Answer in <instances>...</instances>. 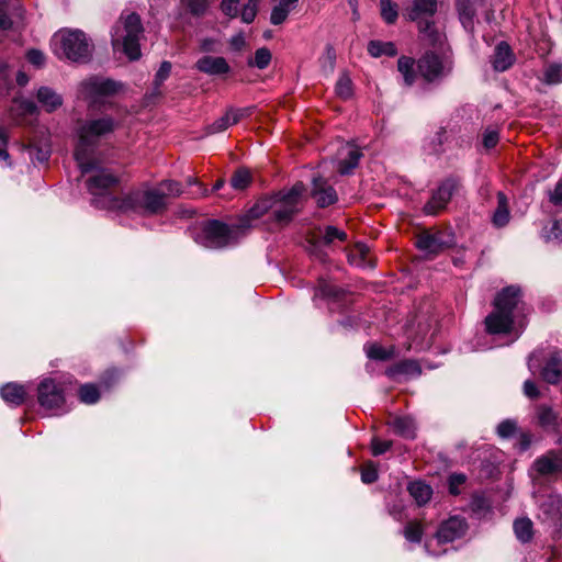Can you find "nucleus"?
<instances>
[{"label":"nucleus","instance_id":"338daca9","mask_svg":"<svg viewBox=\"0 0 562 562\" xmlns=\"http://www.w3.org/2000/svg\"><path fill=\"white\" fill-rule=\"evenodd\" d=\"M532 443V434L530 431H519L517 449L520 453L526 452Z\"/></svg>","mask_w":562,"mask_h":562},{"label":"nucleus","instance_id":"052dcab7","mask_svg":"<svg viewBox=\"0 0 562 562\" xmlns=\"http://www.w3.org/2000/svg\"><path fill=\"white\" fill-rule=\"evenodd\" d=\"M289 13L290 9L283 8L279 4L274 5L270 14V23L273 25L282 24L286 20Z\"/></svg>","mask_w":562,"mask_h":562},{"label":"nucleus","instance_id":"e433bc0d","mask_svg":"<svg viewBox=\"0 0 562 562\" xmlns=\"http://www.w3.org/2000/svg\"><path fill=\"white\" fill-rule=\"evenodd\" d=\"M362 153L359 148L350 149L347 157L340 159L338 162V173L341 176H349L358 167Z\"/></svg>","mask_w":562,"mask_h":562},{"label":"nucleus","instance_id":"f8f14e48","mask_svg":"<svg viewBox=\"0 0 562 562\" xmlns=\"http://www.w3.org/2000/svg\"><path fill=\"white\" fill-rule=\"evenodd\" d=\"M468 528L469 525L465 518L451 516L439 525L435 537L439 543L453 542L454 540L462 538L467 533Z\"/></svg>","mask_w":562,"mask_h":562},{"label":"nucleus","instance_id":"4be33fe9","mask_svg":"<svg viewBox=\"0 0 562 562\" xmlns=\"http://www.w3.org/2000/svg\"><path fill=\"white\" fill-rule=\"evenodd\" d=\"M476 2L477 0H456V10L460 23L463 29L470 33H474V20L476 16Z\"/></svg>","mask_w":562,"mask_h":562},{"label":"nucleus","instance_id":"39448f33","mask_svg":"<svg viewBox=\"0 0 562 562\" xmlns=\"http://www.w3.org/2000/svg\"><path fill=\"white\" fill-rule=\"evenodd\" d=\"M463 190V178L458 173H450L438 181L435 189L430 191L429 200L424 204L422 211L425 215L438 216L447 210L451 200Z\"/></svg>","mask_w":562,"mask_h":562},{"label":"nucleus","instance_id":"7ed1b4c3","mask_svg":"<svg viewBox=\"0 0 562 562\" xmlns=\"http://www.w3.org/2000/svg\"><path fill=\"white\" fill-rule=\"evenodd\" d=\"M167 198L168 194L158 189H133L123 196H105L100 202L109 211L154 216L167 211Z\"/></svg>","mask_w":562,"mask_h":562},{"label":"nucleus","instance_id":"f704fd0d","mask_svg":"<svg viewBox=\"0 0 562 562\" xmlns=\"http://www.w3.org/2000/svg\"><path fill=\"white\" fill-rule=\"evenodd\" d=\"M101 389L94 383L81 384L77 391L78 398L86 405L97 404L101 398Z\"/></svg>","mask_w":562,"mask_h":562},{"label":"nucleus","instance_id":"6e6552de","mask_svg":"<svg viewBox=\"0 0 562 562\" xmlns=\"http://www.w3.org/2000/svg\"><path fill=\"white\" fill-rule=\"evenodd\" d=\"M452 70L453 61L445 59L435 50H426L417 59V72L426 83L440 82Z\"/></svg>","mask_w":562,"mask_h":562},{"label":"nucleus","instance_id":"a878e982","mask_svg":"<svg viewBox=\"0 0 562 562\" xmlns=\"http://www.w3.org/2000/svg\"><path fill=\"white\" fill-rule=\"evenodd\" d=\"M537 425L546 431H558L559 420L558 414L552 409L551 406L540 405L537 407Z\"/></svg>","mask_w":562,"mask_h":562},{"label":"nucleus","instance_id":"c85d7f7f","mask_svg":"<svg viewBox=\"0 0 562 562\" xmlns=\"http://www.w3.org/2000/svg\"><path fill=\"white\" fill-rule=\"evenodd\" d=\"M36 98L42 108L47 112H54L63 104V98L49 87H41L36 92Z\"/></svg>","mask_w":562,"mask_h":562},{"label":"nucleus","instance_id":"412c9836","mask_svg":"<svg viewBox=\"0 0 562 562\" xmlns=\"http://www.w3.org/2000/svg\"><path fill=\"white\" fill-rule=\"evenodd\" d=\"M515 60L516 57L510 45L505 41L499 42L495 47L492 60L494 70L504 72L514 65Z\"/></svg>","mask_w":562,"mask_h":562},{"label":"nucleus","instance_id":"bb28decb","mask_svg":"<svg viewBox=\"0 0 562 562\" xmlns=\"http://www.w3.org/2000/svg\"><path fill=\"white\" fill-rule=\"evenodd\" d=\"M316 231L319 243H323L328 248L334 247L336 241L346 243L348 239V234L334 225H327L324 229L318 227Z\"/></svg>","mask_w":562,"mask_h":562},{"label":"nucleus","instance_id":"3c124183","mask_svg":"<svg viewBox=\"0 0 562 562\" xmlns=\"http://www.w3.org/2000/svg\"><path fill=\"white\" fill-rule=\"evenodd\" d=\"M182 5L193 16H202L209 8L207 0H181Z\"/></svg>","mask_w":562,"mask_h":562},{"label":"nucleus","instance_id":"4468645a","mask_svg":"<svg viewBox=\"0 0 562 562\" xmlns=\"http://www.w3.org/2000/svg\"><path fill=\"white\" fill-rule=\"evenodd\" d=\"M415 245L422 251L438 255L445 249L450 248L453 245V239H446L445 235L440 232L435 234L423 232L417 236Z\"/></svg>","mask_w":562,"mask_h":562},{"label":"nucleus","instance_id":"c9c22d12","mask_svg":"<svg viewBox=\"0 0 562 562\" xmlns=\"http://www.w3.org/2000/svg\"><path fill=\"white\" fill-rule=\"evenodd\" d=\"M514 532L521 543H528L533 538V524L530 518H518L514 521Z\"/></svg>","mask_w":562,"mask_h":562},{"label":"nucleus","instance_id":"e2e57ef3","mask_svg":"<svg viewBox=\"0 0 562 562\" xmlns=\"http://www.w3.org/2000/svg\"><path fill=\"white\" fill-rule=\"evenodd\" d=\"M499 142V133L496 130H485L483 133L482 143L486 149H493Z\"/></svg>","mask_w":562,"mask_h":562},{"label":"nucleus","instance_id":"1a4fd4ad","mask_svg":"<svg viewBox=\"0 0 562 562\" xmlns=\"http://www.w3.org/2000/svg\"><path fill=\"white\" fill-rule=\"evenodd\" d=\"M91 176H89L86 180V186L89 192L94 196L92 200V204L98 209L106 210L104 206H101V199L105 196H114L109 193V190L113 187L120 184V178L108 169L101 166V160L99 159V165L95 169L89 171ZM88 175V172H87ZM86 176V173L83 175Z\"/></svg>","mask_w":562,"mask_h":562},{"label":"nucleus","instance_id":"58836bf2","mask_svg":"<svg viewBox=\"0 0 562 562\" xmlns=\"http://www.w3.org/2000/svg\"><path fill=\"white\" fill-rule=\"evenodd\" d=\"M251 182H252L251 173H250L249 169H247L245 167L237 168L233 172V175L229 179V183H231L232 188L235 190H239V191L247 189Z\"/></svg>","mask_w":562,"mask_h":562},{"label":"nucleus","instance_id":"9d476101","mask_svg":"<svg viewBox=\"0 0 562 562\" xmlns=\"http://www.w3.org/2000/svg\"><path fill=\"white\" fill-rule=\"evenodd\" d=\"M37 400L42 407L52 411L65 403L64 390L52 379H44L37 389Z\"/></svg>","mask_w":562,"mask_h":562},{"label":"nucleus","instance_id":"79ce46f5","mask_svg":"<svg viewBox=\"0 0 562 562\" xmlns=\"http://www.w3.org/2000/svg\"><path fill=\"white\" fill-rule=\"evenodd\" d=\"M272 59V54L268 47H260L255 52L254 58H248V67H257L260 70L266 69Z\"/></svg>","mask_w":562,"mask_h":562},{"label":"nucleus","instance_id":"ddd939ff","mask_svg":"<svg viewBox=\"0 0 562 562\" xmlns=\"http://www.w3.org/2000/svg\"><path fill=\"white\" fill-rule=\"evenodd\" d=\"M94 45L80 29H72V63L88 64L92 59Z\"/></svg>","mask_w":562,"mask_h":562},{"label":"nucleus","instance_id":"0eeeda50","mask_svg":"<svg viewBox=\"0 0 562 562\" xmlns=\"http://www.w3.org/2000/svg\"><path fill=\"white\" fill-rule=\"evenodd\" d=\"M317 297L327 301V310L329 315H345L350 312L353 305V293L328 282L324 278L317 280L313 301Z\"/></svg>","mask_w":562,"mask_h":562},{"label":"nucleus","instance_id":"20e7f679","mask_svg":"<svg viewBox=\"0 0 562 562\" xmlns=\"http://www.w3.org/2000/svg\"><path fill=\"white\" fill-rule=\"evenodd\" d=\"M122 90L121 81L98 75H92L80 83V91L88 103V110L95 114H101L105 108H113L115 104L105 101L104 98L116 95Z\"/></svg>","mask_w":562,"mask_h":562},{"label":"nucleus","instance_id":"bf43d9fd","mask_svg":"<svg viewBox=\"0 0 562 562\" xmlns=\"http://www.w3.org/2000/svg\"><path fill=\"white\" fill-rule=\"evenodd\" d=\"M379 479L378 469L370 462L361 469V481L364 484H372Z\"/></svg>","mask_w":562,"mask_h":562},{"label":"nucleus","instance_id":"de8ad7c7","mask_svg":"<svg viewBox=\"0 0 562 562\" xmlns=\"http://www.w3.org/2000/svg\"><path fill=\"white\" fill-rule=\"evenodd\" d=\"M125 35L139 36L144 31L139 14L136 12L130 13L124 21Z\"/></svg>","mask_w":562,"mask_h":562},{"label":"nucleus","instance_id":"69168bd1","mask_svg":"<svg viewBox=\"0 0 562 562\" xmlns=\"http://www.w3.org/2000/svg\"><path fill=\"white\" fill-rule=\"evenodd\" d=\"M19 111L23 115L36 116L40 112L38 106L31 100H20L18 101Z\"/></svg>","mask_w":562,"mask_h":562},{"label":"nucleus","instance_id":"5701e85b","mask_svg":"<svg viewBox=\"0 0 562 562\" xmlns=\"http://www.w3.org/2000/svg\"><path fill=\"white\" fill-rule=\"evenodd\" d=\"M423 370L417 360L414 359H404L393 363L390 368L386 369L385 374L390 379H397L398 376H419Z\"/></svg>","mask_w":562,"mask_h":562},{"label":"nucleus","instance_id":"c756f323","mask_svg":"<svg viewBox=\"0 0 562 562\" xmlns=\"http://www.w3.org/2000/svg\"><path fill=\"white\" fill-rule=\"evenodd\" d=\"M397 70L402 74L404 83L412 87L417 78V60L409 56H401L397 59Z\"/></svg>","mask_w":562,"mask_h":562},{"label":"nucleus","instance_id":"dca6fc26","mask_svg":"<svg viewBox=\"0 0 562 562\" xmlns=\"http://www.w3.org/2000/svg\"><path fill=\"white\" fill-rule=\"evenodd\" d=\"M521 296L522 292L519 286L507 285L496 293L493 306L498 311L514 315V311L518 307Z\"/></svg>","mask_w":562,"mask_h":562},{"label":"nucleus","instance_id":"b1692460","mask_svg":"<svg viewBox=\"0 0 562 562\" xmlns=\"http://www.w3.org/2000/svg\"><path fill=\"white\" fill-rule=\"evenodd\" d=\"M50 48L57 58L70 59V30L61 29L57 31L50 40Z\"/></svg>","mask_w":562,"mask_h":562},{"label":"nucleus","instance_id":"f03ea898","mask_svg":"<svg viewBox=\"0 0 562 562\" xmlns=\"http://www.w3.org/2000/svg\"><path fill=\"white\" fill-rule=\"evenodd\" d=\"M119 127V122L109 114L87 119L78 127V143L72 153V159L78 164L81 175H85L99 165L98 150L101 139Z\"/></svg>","mask_w":562,"mask_h":562},{"label":"nucleus","instance_id":"393cba45","mask_svg":"<svg viewBox=\"0 0 562 562\" xmlns=\"http://www.w3.org/2000/svg\"><path fill=\"white\" fill-rule=\"evenodd\" d=\"M2 400L10 406H20L26 398V390L24 385L10 382L0 389Z\"/></svg>","mask_w":562,"mask_h":562},{"label":"nucleus","instance_id":"09e8293b","mask_svg":"<svg viewBox=\"0 0 562 562\" xmlns=\"http://www.w3.org/2000/svg\"><path fill=\"white\" fill-rule=\"evenodd\" d=\"M543 82L550 86L562 83V64H550L544 70Z\"/></svg>","mask_w":562,"mask_h":562},{"label":"nucleus","instance_id":"6ab92c4d","mask_svg":"<svg viewBox=\"0 0 562 562\" xmlns=\"http://www.w3.org/2000/svg\"><path fill=\"white\" fill-rule=\"evenodd\" d=\"M541 379L549 384H558L562 380V351L550 352L540 370Z\"/></svg>","mask_w":562,"mask_h":562},{"label":"nucleus","instance_id":"4d7b16f0","mask_svg":"<svg viewBox=\"0 0 562 562\" xmlns=\"http://www.w3.org/2000/svg\"><path fill=\"white\" fill-rule=\"evenodd\" d=\"M393 442L391 440H381L378 437H373L371 440V452L372 456L379 457L389 451L392 448Z\"/></svg>","mask_w":562,"mask_h":562},{"label":"nucleus","instance_id":"49530a36","mask_svg":"<svg viewBox=\"0 0 562 562\" xmlns=\"http://www.w3.org/2000/svg\"><path fill=\"white\" fill-rule=\"evenodd\" d=\"M171 68H172V65L168 60H164L160 64V67L157 70V72L155 74V78H154V90H155L153 93L154 95H161L159 88L165 82V80H167L168 77L170 76Z\"/></svg>","mask_w":562,"mask_h":562},{"label":"nucleus","instance_id":"603ef678","mask_svg":"<svg viewBox=\"0 0 562 562\" xmlns=\"http://www.w3.org/2000/svg\"><path fill=\"white\" fill-rule=\"evenodd\" d=\"M368 358L372 360L386 361L393 356V352L386 350L384 347L378 344H372L367 350Z\"/></svg>","mask_w":562,"mask_h":562},{"label":"nucleus","instance_id":"aec40b11","mask_svg":"<svg viewBox=\"0 0 562 562\" xmlns=\"http://www.w3.org/2000/svg\"><path fill=\"white\" fill-rule=\"evenodd\" d=\"M437 10V0H413L412 5L406 9L404 16L408 21H419L420 19L432 18Z\"/></svg>","mask_w":562,"mask_h":562},{"label":"nucleus","instance_id":"4c0bfd02","mask_svg":"<svg viewBox=\"0 0 562 562\" xmlns=\"http://www.w3.org/2000/svg\"><path fill=\"white\" fill-rule=\"evenodd\" d=\"M307 252L311 257L315 258L316 260L321 262L328 261V254L325 250V245L323 243H319V239L317 237L316 232L311 233L307 238Z\"/></svg>","mask_w":562,"mask_h":562},{"label":"nucleus","instance_id":"680f3d73","mask_svg":"<svg viewBox=\"0 0 562 562\" xmlns=\"http://www.w3.org/2000/svg\"><path fill=\"white\" fill-rule=\"evenodd\" d=\"M257 12H258V9H257L256 2H252L250 0L247 4L244 5L241 13H240V19L244 23L250 24L256 19Z\"/></svg>","mask_w":562,"mask_h":562},{"label":"nucleus","instance_id":"37998d69","mask_svg":"<svg viewBox=\"0 0 562 562\" xmlns=\"http://www.w3.org/2000/svg\"><path fill=\"white\" fill-rule=\"evenodd\" d=\"M123 52L131 60H137L140 57L139 36L124 35Z\"/></svg>","mask_w":562,"mask_h":562},{"label":"nucleus","instance_id":"a18cd8bd","mask_svg":"<svg viewBox=\"0 0 562 562\" xmlns=\"http://www.w3.org/2000/svg\"><path fill=\"white\" fill-rule=\"evenodd\" d=\"M321 68L325 74H331L336 65V50L333 45L327 44L324 54L319 57Z\"/></svg>","mask_w":562,"mask_h":562},{"label":"nucleus","instance_id":"473e14b6","mask_svg":"<svg viewBox=\"0 0 562 562\" xmlns=\"http://www.w3.org/2000/svg\"><path fill=\"white\" fill-rule=\"evenodd\" d=\"M367 50L370 56L379 58L381 56L394 57L397 55V48L393 42H382L372 40L368 43Z\"/></svg>","mask_w":562,"mask_h":562},{"label":"nucleus","instance_id":"cd10ccee","mask_svg":"<svg viewBox=\"0 0 562 562\" xmlns=\"http://www.w3.org/2000/svg\"><path fill=\"white\" fill-rule=\"evenodd\" d=\"M390 426L396 436L408 440L416 438V425L411 416H397L390 423Z\"/></svg>","mask_w":562,"mask_h":562},{"label":"nucleus","instance_id":"423d86ee","mask_svg":"<svg viewBox=\"0 0 562 562\" xmlns=\"http://www.w3.org/2000/svg\"><path fill=\"white\" fill-rule=\"evenodd\" d=\"M238 231L236 226H231L221 220H207L202 224L201 232L194 240L204 248L220 250L236 243Z\"/></svg>","mask_w":562,"mask_h":562},{"label":"nucleus","instance_id":"0e129e2a","mask_svg":"<svg viewBox=\"0 0 562 562\" xmlns=\"http://www.w3.org/2000/svg\"><path fill=\"white\" fill-rule=\"evenodd\" d=\"M240 0H222L221 10L222 12L229 16L231 19H235L238 16L237 4Z\"/></svg>","mask_w":562,"mask_h":562},{"label":"nucleus","instance_id":"6e6d98bb","mask_svg":"<svg viewBox=\"0 0 562 562\" xmlns=\"http://www.w3.org/2000/svg\"><path fill=\"white\" fill-rule=\"evenodd\" d=\"M255 106H246V108H229L227 112H229V119L232 125L239 123L243 119L249 117L254 113Z\"/></svg>","mask_w":562,"mask_h":562},{"label":"nucleus","instance_id":"c03bdc74","mask_svg":"<svg viewBox=\"0 0 562 562\" xmlns=\"http://www.w3.org/2000/svg\"><path fill=\"white\" fill-rule=\"evenodd\" d=\"M404 537L412 543H420L424 535V527L418 520H409L404 527Z\"/></svg>","mask_w":562,"mask_h":562},{"label":"nucleus","instance_id":"864d4df0","mask_svg":"<svg viewBox=\"0 0 562 562\" xmlns=\"http://www.w3.org/2000/svg\"><path fill=\"white\" fill-rule=\"evenodd\" d=\"M416 22L419 33L426 35L431 41H436L438 32L435 29V22L431 20V18L420 19L419 21Z\"/></svg>","mask_w":562,"mask_h":562},{"label":"nucleus","instance_id":"72a5a7b5","mask_svg":"<svg viewBox=\"0 0 562 562\" xmlns=\"http://www.w3.org/2000/svg\"><path fill=\"white\" fill-rule=\"evenodd\" d=\"M492 222L496 227H504L509 222V209L505 193H497V207L493 213Z\"/></svg>","mask_w":562,"mask_h":562},{"label":"nucleus","instance_id":"ea45409f","mask_svg":"<svg viewBox=\"0 0 562 562\" xmlns=\"http://www.w3.org/2000/svg\"><path fill=\"white\" fill-rule=\"evenodd\" d=\"M335 92L337 97L344 101H347L353 95V83L351 78L347 72H344L339 76L336 85Z\"/></svg>","mask_w":562,"mask_h":562},{"label":"nucleus","instance_id":"9b49d317","mask_svg":"<svg viewBox=\"0 0 562 562\" xmlns=\"http://www.w3.org/2000/svg\"><path fill=\"white\" fill-rule=\"evenodd\" d=\"M310 195L319 209H326L338 202L336 189L321 175L313 177Z\"/></svg>","mask_w":562,"mask_h":562},{"label":"nucleus","instance_id":"13d9d810","mask_svg":"<svg viewBox=\"0 0 562 562\" xmlns=\"http://www.w3.org/2000/svg\"><path fill=\"white\" fill-rule=\"evenodd\" d=\"M229 125H232L229 119V112H226L223 116L214 121L212 124L207 126L209 134H216L225 131Z\"/></svg>","mask_w":562,"mask_h":562},{"label":"nucleus","instance_id":"8fccbe9b","mask_svg":"<svg viewBox=\"0 0 562 562\" xmlns=\"http://www.w3.org/2000/svg\"><path fill=\"white\" fill-rule=\"evenodd\" d=\"M518 431V424L515 419H504L502 420L496 428V434L502 439H509L515 436Z\"/></svg>","mask_w":562,"mask_h":562},{"label":"nucleus","instance_id":"7c9ffc66","mask_svg":"<svg viewBox=\"0 0 562 562\" xmlns=\"http://www.w3.org/2000/svg\"><path fill=\"white\" fill-rule=\"evenodd\" d=\"M407 491L418 506L427 504L432 496L431 486L420 480L411 482L407 486Z\"/></svg>","mask_w":562,"mask_h":562},{"label":"nucleus","instance_id":"774afa93","mask_svg":"<svg viewBox=\"0 0 562 562\" xmlns=\"http://www.w3.org/2000/svg\"><path fill=\"white\" fill-rule=\"evenodd\" d=\"M549 201L555 207L562 209V178L557 182L555 188L549 191Z\"/></svg>","mask_w":562,"mask_h":562},{"label":"nucleus","instance_id":"f3484780","mask_svg":"<svg viewBox=\"0 0 562 562\" xmlns=\"http://www.w3.org/2000/svg\"><path fill=\"white\" fill-rule=\"evenodd\" d=\"M514 315L494 308L484 319L485 329L490 335H508L513 331Z\"/></svg>","mask_w":562,"mask_h":562},{"label":"nucleus","instance_id":"f257e3e1","mask_svg":"<svg viewBox=\"0 0 562 562\" xmlns=\"http://www.w3.org/2000/svg\"><path fill=\"white\" fill-rule=\"evenodd\" d=\"M306 186L296 181L290 189H281L257 199L252 206L239 218L237 228L243 231L251 226V222L269 214L268 223L283 228L290 225L302 211Z\"/></svg>","mask_w":562,"mask_h":562},{"label":"nucleus","instance_id":"2f4dec72","mask_svg":"<svg viewBox=\"0 0 562 562\" xmlns=\"http://www.w3.org/2000/svg\"><path fill=\"white\" fill-rule=\"evenodd\" d=\"M123 371L116 367L105 369L99 376V386L105 392H112L121 382Z\"/></svg>","mask_w":562,"mask_h":562},{"label":"nucleus","instance_id":"5fc2aeb1","mask_svg":"<svg viewBox=\"0 0 562 562\" xmlns=\"http://www.w3.org/2000/svg\"><path fill=\"white\" fill-rule=\"evenodd\" d=\"M25 149H26V151L30 156V159L32 161H37L41 164L47 161L49 158V155H50L49 149L46 147L42 148V147L30 145Z\"/></svg>","mask_w":562,"mask_h":562},{"label":"nucleus","instance_id":"2eb2a0df","mask_svg":"<svg viewBox=\"0 0 562 562\" xmlns=\"http://www.w3.org/2000/svg\"><path fill=\"white\" fill-rule=\"evenodd\" d=\"M532 469L540 476H549L562 472V454L559 450L550 449L532 462Z\"/></svg>","mask_w":562,"mask_h":562},{"label":"nucleus","instance_id":"a211bd4d","mask_svg":"<svg viewBox=\"0 0 562 562\" xmlns=\"http://www.w3.org/2000/svg\"><path fill=\"white\" fill-rule=\"evenodd\" d=\"M194 68L209 76H223L231 71V66L222 56L205 55L199 58Z\"/></svg>","mask_w":562,"mask_h":562},{"label":"nucleus","instance_id":"a19ab883","mask_svg":"<svg viewBox=\"0 0 562 562\" xmlns=\"http://www.w3.org/2000/svg\"><path fill=\"white\" fill-rule=\"evenodd\" d=\"M380 14L382 20L392 25L398 18V5L392 0H380Z\"/></svg>","mask_w":562,"mask_h":562}]
</instances>
